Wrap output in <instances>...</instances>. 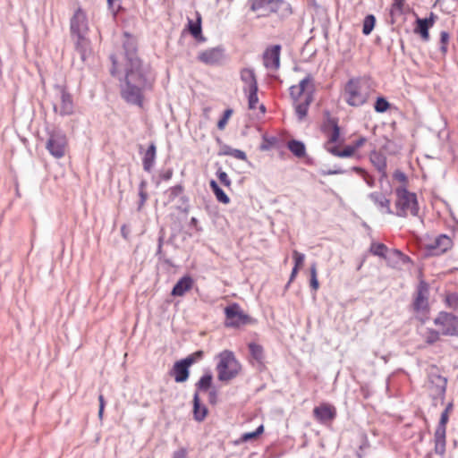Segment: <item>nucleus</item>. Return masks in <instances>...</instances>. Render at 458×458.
Masks as SVG:
<instances>
[{"label": "nucleus", "instance_id": "1", "mask_svg": "<svg viewBox=\"0 0 458 458\" xmlns=\"http://www.w3.org/2000/svg\"><path fill=\"white\" fill-rule=\"evenodd\" d=\"M111 60V73L120 81L121 97L129 104L141 106L145 92L151 89L153 81L137 56L134 40L127 38L123 51L113 55Z\"/></svg>", "mask_w": 458, "mask_h": 458}, {"label": "nucleus", "instance_id": "2", "mask_svg": "<svg viewBox=\"0 0 458 458\" xmlns=\"http://www.w3.org/2000/svg\"><path fill=\"white\" fill-rule=\"evenodd\" d=\"M314 91V80L310 75H307L299 84L290 88V95L300 121H302L307 115L309 106L313 101Z\"/></svg>", "mask_w": 458, "mask_h": 458}, {"label": "nucleus", "instance_id": "3", "mask_svg": "<svg viewBox=\"0 0 458 458\" xmlns=\"http://www.w3.org/2000/svg\"><path fill=\"white\" fill-rule=\"evenodd\" d=\"M89 22L85 13L78 9L71 19V32L75 40L76 50L80 53L82 61L89 55V41L87 38Z\"/></svg>", "mask_w": 458, "mask_h": 458}, {"label": "nucleus", "instance_id": "4", "mask_svg": "<svg viewBox=\"0 0 458 458\" xmlns=\"http://www.w3.org/2000/svg\"><path fill=\"white\" fill-rule=\"evenodd\" d=\"M370 88L368 82L360 78L351 79L344 86L343 97L352 106H360L369 97Z\"/></svg>", "mask_w": 458, "mask_h": 458}, {"label": "nucleus", "instance_id": "5", "mask_svg": "<svg viewBox=\"0 0 458 458\" xmlns=\"http://www.w3.org/2000/svg\"><path fill=\"white\" fill-rule=\"evenodd\" d=\"M395 192V214L399 216H417L419 211L417 196L409 191L405 186L400 185Z\"/></svg>", "mask_w": 458, "mask_h": 458}, {"label": "nucleus", "instance_id": "6", "mask_svg": "<svg viewBox=\"0 0 458 458\" xmlns=\"http://www.w3.org/2000/svg\"><path fill=\"white\" fill-rule=\"evenodd\" d=\"M217 358V378L220 381H229L239 374L241 364L232 352L225 350L219 353Z\"/></svg>", "mask_w": 458, "mask_h": 458}, {"label": "nucleus", "instance_id": "7", "mask_svg": "<svg viewBox=\"0 0 458 458\" xmlns=\"http://www.w3.org/2000/svg\"><path fill=\"white\" fill-rule=\"evenodd\" d=\"M434 324L441 335L458 336V317L445 311L439 312L434 318Z\"/></svg>", "mask_w": 458, "mask_h": 458}, {"label": "nucleus", "instance_id": "8", "mask_svg": "<svg viewBox=\"0 0 458 458\" xmlns=\"http://www.w3.org/2000/svg\"><path fill=\"white\" fill-rule=\"evenodd\" d=\"M46 147L55 158L63 157L67 148L66 134L59 130L51 131Z\"/></svg>", "mask_w": 458, "mask_h": 458}, {"label": "nucleus", "instance_id": "9", "mask_svg": "<svg viewBox=\"0 0 458 458\" xmlns=\"http://www.w3.org/2000/svg\"><path fill=\"white\" fill-rule=\"evenodd\" d=\"M55 113L61 116L73 114L74 106L72 96L63 87L56 88V96L53 103Z\"/></svg>", "mask_w": 458, "mask_h": 458}, {"label": "nucleus", "instance_id": "10", "mask_svg": "<svg viewBox=\"0 0 458 458\" xmlns=\"http://www.w3.org/2000/svg\"><path fill=\"white\" fill-rule=\"evenodd\" d=\"M225 326L229 327H238L246 325L250 318L245 314L241 307L236 304H231L225 309Z\"/></svg>", "mask_w": 458, "mask_h": 458}, {"label": "nucleus", "instance_id": "11", "mask_svg": "<svg viewBox=\"0 0 458 458\" xmlns=\"http://www.w3.org/2000/svg\"><path fill=\"white\" fill-rule=\"evenodd\" d=\"M453 247V240L446 234H440L425 242V248L429 255L439 256Z\"/></svg>", "mask_w": 458, "mask_h": 458}, {"label": "nucleus", "instance_id": "12", "mask_svg": "<svg viewBox=\"0 0 458 458\" xmlns=\"http://www.w3.org/2000/svg\"><path fill=\"white\" fill-rule=\"evenodd\" d=\"M281 4V0H251L250 9L253 12H258L259 16H267L276 12Z\"/></svg>", "mask_w": 458, "mask_h": 458}, {"label": "nucleus", "instance_id": "13", "mask_svg": "<svg viewBox=\"0 0 458 458\" xmlns=\"http://www.w3.org/2000/svg\"><path fill=\"white\" fill-rule=\"evenodd\" d=\"M224 59V49L222 47H213L201 51L198 55V60L207 65L219 64Z\"/></svg>", "mask_w": 458, "mask_h": 458}, {"label": "nucleus", "instance_id": "14", "mask_svg": "<svg viewBox=\"0 0 458 458\" xmlns=\"http://www.w3.org/2000/svg\"><path fill=\"white\" fill-rule=\"evenodd\" d=\"M413 306L418 312H426L428 309V285L425 282L418 286Z\"/></svg>", "mask_w": 458, "mask_h": 458}, {"label": "nucleus", "instance_id": "15", "mask_svg": "<svg viewBox=\"0 0 458 458\" xmlns=\"http://www.w3.org/2000/svg\"><path fill=\"white\" fill-rule=\"evenodd\" d=\"M263 63L267 69L277 70L280 65V46L267 48L263 55Z\"/></svg>", "mask_w": 458, "mask_h": 458}, {"label": "nucleus", "instance_id": "16", "mask_svg": "<svg viewBox=\"0 0 458 458\" xmlns=\"http://www.w3.org/2000/svg\"><path fill=\"white\" fill-rule=\"evenodd\" d=\"M437 16L431 13L428 18L417 19V27L415 32L419 33L423 40L428 41L429 39L428 30L433 27L436 21Z\"/></svg>", "mask_w": 458, "mask_h": 458}, {"label": "nucleus", "instance_id": "17", "mask_svg": "<svg viewBox=\"0 0 458 458\" xmlns=\"http://www.w3.org/2000/svg\"><path fill=\"white\" fill-rule=\"evenodd\" d=\"M313 413L315 418L322 423L332 420L335 415V408L329 404H322L314 408Z\"/></svg>", "mask_w": 458, "mask_h": 458}, {"label": "nucleus", "instance_id": "18", "mask_svg": "<svg viewBox=\"0 0 458 458\" xmlns=\"http://www.w3.org/2000/svg\"><path fill=\"white\" fill-rule=\"evenodd\" d=\"M241 80L244 83L243 91L247 92L252 89H258V83L254 71L250 68H244L241 71Z\"/></svg>", "mask_w": 458, "mask_h": 458}, {"label": "nucleus", "instance_id": "19", "mask_svg": "<svg viewBox=\"0 0 458 458\" xmlns=\"http://www.w3.org/2000/svg\"><path fill=\"white\" fill-rule=\"evenodd\" d=\"M194 281L190 276L182 277L174 286L172 295L183 296L193 286Z\"/></svg>", "mask_w": 458, "mask_h": 458}, {"label": "nucleus", "instance_id": "20", "mask_svg": "<svg viewBox=\"0 0 458 458\" xmlns=\"http://www.w3.org/2000/svg\"><path fill=\"white\" fill-rule=\"evenodd\" d=\"M174 380L177 383L185 382L189 377V367L182 360L174 363L172 370Z\"/></svg>", "mask_w": 458, "mask_h": 458}, {"label": "nucleus", "instance_id": "21", "mask_svg": "<svg viewBox=\"0 0 458 458\" xmlns=\"http://www.w3.org/2000/svg\"><path fill=\"white\" fill-rule=\"evenodd\" d=\"M369 199L378 207L382 213H393L390 208V200L382 193L372 192L369 194Z\"/></svg>", "mask_w": 458, "mask_h": 458}, {"label": "nucleus", "instance_id": "22", "mask_svg": "<svg viewBox=\"0 0 458 458\" xmlns=\"http://www.w3.org/2000/svg\"><path fill=\"white\" fill-rule=\"evenodd\" d=\"M428 387L433 388L434 394L441 395L445 391L446 380L441 376H433L429 378Z\"/></svg>", "mask_w": 458, "mask_h": 458}, {"label": "nucleus", "instance_id": "23", "mask_svg": "<svg viewBox=\"0 0 458 458\" xmlns=\"http://www.w3.org/2000/svg\"><path fill=\"white\" fill-rule=\"evenodd\" d=\"M156 159V146L155 144H150L148 148L144 154L143 157V168L147 172H150Z\"/></svg>", "mask_w": 458, "mask_h": 458}, {"label": "nucleus", "instance_id": "24", "mask_svg": "<svg viewBox=\"0 0 458 458\" xmlns=\"http://www.w3.org/2000/svg\"><path fill=\"white\" fill-rule=\"evenodd\" d=\"M436 452L444 454L445 447V428L438 427L435 432Z\"/></svg>", "mask_w": 458, "mask_h": 458}, {"label": "nucleus", "instance_id": "25", "mask_svg": "<svg viewBox=\"0 0 458 458\" xmlns=\"http://www.w3.org/2000/svg\"><path fill=\"white\" fill-rule=\"evenodd\" d=\"M249 350L251 357L258 362L259 365H263L265 361V353L263 347L255 343L249 344Z\"/></svg>", "mask_w": 458, "mask_h": 458}, {"label": "nucleus", "instance_id": "26", "mask_svg": "<svg viewBox=\"0 0 458 458\" xmlns=\"http://www.w3.org/2000/svg\"><path fill=\"white\" fill-rule=\"evenodd\" d=\"M370 160L374 166L377 169V171L380 172L383 175H385L386 169V157L381 154L374 152L370 155Z\"/></svg>", "mask_w": 458, "mask_h": 458}, {"label": "nucleus", "instance_id": "27", "mask_svg": "<svg viewBox=\"0 0 458 458\" xmlns=\"http://www.w3.org/2000/svg\"><path fill=\"white\" fill-rule=\"evenodd\" d=\"M332 125V131L328 134V140L325 144V148L327 150L328 146H335L334 144L339 140L340 129L335 120H329Z\"/></svg>", "mask_w": 458, "mask_h": 458}, {"label": "nucleus", "instance_id": "28", "mask_svg": "<svg viewBox=\"0 0 458 458\" xmlns=\"http://www.w3.org/2000/svg\"><path fill=\"white\" fill-rule=\"evenodd\" d=\"M327 151L332 155L338 157H349L355 153V149L352 145L347 146L344 150L340 151L336 146H328Z\"/></svg>", "mask_w": 458, "mask_h": 458}, {"label": "nucleus", "instance_id": "29", "mask_svg": "<svg viewBox=\"0 0 458 458\" xmlns=\"http://www.w3.org/2000/svg\"><path fill=\"white\" fill-rule=\"evenodd\" d=\"M288 148L297 157H302L306 154L305 145L299 140H290L288 142Z\"/></svg>", "mask_w": 458, "mask_h": 458}, {"label": "nucleus", "instance_id": "30", "mask_svg": "<svg viewBox=\"0 0 458 458\" xmlns=\"http://www.w3.org/2000/svg\"><path fill=\"white\" fill-rule=\"evenodd\" d=\"M211 190L213 191L216 199L223 203L228 204L230 202L229 197L225 194V192L218 186V184L212 180L209 183Z\"/></svg>", "mask_w": 458, "mask_h": 458}, {"label": "nucleus", "instance_id": "31", "mask_svg": "<svg viewBox=\"0 0 458 458\" xmlns=\"http://www.w3.org/2000/svg\"><path fill=\"white\" fill-rule=\"evenodd\" d=\"M423 339L427 344H432L439 341L440 339V331L439 329L435 330L432 328H426L423 332L420 333Z\"/></svg>", "mask_w": 458, "mask_h": 458}, {"label": "nucleus", "instance_id": "32", "mask_svg": "<svg viewBox=\"0 0 458 458\" xmlns=\"http://www.w3.org/2000/svg\"><path fill=\"white\" fill-rule=\"evenodd\" d=\"M193 411H194L195 419L199 421L202 420L207 414V409L205 407H200V405H199V399L198 393H196L194 394V398H193Z\"/></svg>", "mask_w": 458, "mask_h": 458}, {"label": "nucleus", "instance_id": "33", "mask_svg": "<svg viewBox=\"0 0 458 458\" xmlns=\"http://www.w3.org/2000/svg\"><path fill=\"white\" fill-rule=\"evenodd\" d=\"M189 30L195 38L198 39L201 37V18L199 14H198L196 22L191 20L189 21Z\"/></svg>", "mask_w": 458, "mask_h": 458}, {"label": "nucleus", "instance_id": "34", "mask_svg": "<svg viewBox=\"0 0 458 458\" xmlns=\"http://www.w3.org/2000/svg\"><path fill=\"white\" fill-rule=\"evenodd\" d=\"M264 431L263 425H260L255 431L244 433L239 440L236 441V444L248 442L250 440L255 439L257 437H259L260 434H262Z\"/></svg>", "mask_w": 458, "mask_h": 458}, {"label": "nucleus", "instance_id": "35", "mask_svg": "<svg viewBox=\"0 0 458 458\" xmlns=\"http://www.w3.org/2000/svg\"><path fill=\"white\" fill-rule=\"evenodd\" d=\"M376 19L372 14H369L363 21L362 32L364 35H369L373 30L375 26Z\"/></svg>", "mask_w": 458, "mask_h": 458}, {"label": "nucleus", "instance_id": "36", "mask_svg": "<svg viewBox=\"0 0 458 458\" xmlns=\"http://www.w3.org/2000/svg\"><path fill=\"white\" fill-rule=\"evenodd\" d=\"M310 285L311 289L316 292L319 288V283L318 280V271H317V264L313 263L310 266Z\"/></svg>", "mask_w": 458, "mask_h": 458}, {"label": "nucleus", "instance_id": "37", "mask_svg": "<svg viewBox=\"0 0 458 458\" xmlns=\"http://www.w3.org/2000/svg\"><path fill=\"white\" fill-rule=\"evenodd\" d=\"M369 250L375 256L385 258L387 251V247L383 243L373 242Z\"/></svg>", "mask_w": 458, "mask_h": 458}, {"label": "nucleus", "instance_id": "38", "mask_svg": "<svg viewBox=\"0 0 458 458\" xmlns=\"http://www.w3.org/2000/svg\"><path fill=\"white\" fill-rule=\"evenodd\" d=\"M212 383V375L207 374L200 377L197 384V387L199 390L207 391Z\"/></svg>", "mask_w": 458, "mask_h": 458}, {"label": "nucleus", "instance_id": "39", "mask_svg": "<svg viewBox=\"0 0 458 458\" xmlns=\"http://www.w3.org/2000/svg\"><path fill=\"white\" fill-rule=\"evenodd\" d=\"M248 94L249 108L255 109L259 104L258 89H252L245 92Z\"/></svg>", "mask_w": 458, "mask_h": 458}, {"label": "nucleus", "instance_id": "40", "mask_svg": "<svg viewBox=\"0 0 458 458\" xmlns=\"http://www.w3.org/2000/svg\"><path fill=\"white\" fill-rule=\"evenodd\" d=\"M445 304L452 310L458 309V293H449L445 299Z\"/></svg>", "mask_w": 458, "mask_h": 458}, {"label": "nucleus", "instance_id": "41", "mask_svg": "<svg viewBox=\"0 0 458 458\" xmlns=\"http://www.w3.org/2000/svg\"><path fill=\"white\" fill-rule=\"evenodd\" d=\"M375 110L378 113L386 112L389 107V103L384 98H378L375 103Z\"/></svg>", "mask_w": 458, "mask_h": 458}, {"label": "nucleus", "instance_id": "42", "mask_svg": "<svg viewBox=\"0 0 458 458\" xmlns=\"http://www.w3.org/2000/svg\"><path fill=\"white\" fill-rule=\"evenodd\" d=\"M202 356H203V352L202 351H198V352H195L194 353L189 355L188 357H186L182 360L188 365V367H190L194 362H196L197 360H200L202 358Z\"/></svg>", "mask_w": 458, "mask_h": 458}, {"label": "nucleus", "instance_id": "43", "mask_svg": "<svg viewBox=\"0 0 458 458\" xmlns=\"http://www.w3.org/2000/svg\"><path fill=\"white\" fill-rule=\"evenodd\" d=\"M233 114L232 109H226L224 113L223 117L218 121L217 123V128L219 130H224L227 124L228 120L230 119L231 115Z\"/></svg>", "mask_w": 458, "mask_h": 458}, {"label": "nucleus", "instance_id": "44", "mask_svg": "<svg viewBox=\"0 0 458 458\" xmlns=\"http://www.w3.org/2000/svg\"><path fill=\"white\" fill-rule=\"evenodd\" d=\"M293 260H294V267H297V268L300 269L302 267V265H303V262H304V259H305V255L302 254V253H300L297 250H293Z\"/></svg>", "mask_w": 458, "mask_h": 458}, {"label": "nucleus", "instance_id": "45", "mask_svg": "<svg viewBox=\"0 0 458 458\" xmlns=\"http://www.w3.org/2000/svg\"><path fill=\"white\" fill-rule=\"evenodd\" d=\"M449 34L446 31H442L440 34V49L443 54L447 51V44L449 41Z\"/></svg>", "mask_w": 458, "mask_h": 458}, {"label": "nucleus", "instance_id": "46", "mask_svg": "<svg viewBox=\"0 0 458 458\" xmlns=\"http://www.w3.org/2000/svg\"><path fill=\"white\" fill-rule=\"evenodd\" d=\"M182 192V188L180 185L170 188L166 194L168 195V199L172 201L175 197L179 196Z\"/></svg>", "mask_w": 458, "mask_h": 458}, {"label": "nucleus", "instance_id": "47", "mask_svg": "<svg viewBox=\"0 0 458 458\" xmlns=\"http://www.w3.org/2000/svg\"><path fill=\"white\" fill-rule=\"evenodd\" d=\"M216 175L222 184H224L226 187H229L231 185V181L229 179L228 174L225 172H224L221 169H218V171L216 172Z\"/></svg>", "mask_w": 458, "mask_h": 458}, {"label": "nucleus", "instance_id": "48", "mask_svg": "<svg viewBox=\"0 0 458 458\" xmlns=\"http://www.w3.org/2000/svg\"><path fill=\"white\" fill-rule=\"evenodd\" d=\"M107 4L113 14L115 15L120 9V0H107Z\"/></svg>", "mask_w": 458, "mask_h": 458}, {"label": "nucleus", "instance_id": "49", "mask_svg": "<svg viewBox=\"0 0 458 458\" xmlns=\"http://www.w3.org/2000/svg\"><path fill=\"white\" fill-rule=\"evenodd\" d=\"M229 155L233 156V157L240 159V160H246L247 156L246 153L240 149H232L230 152H228Z\"/></svg>", "mask_w": 458, "mask_h": 458}, {"label": "nucleus", "instance_id": "50", "mask_svg": "<svg viewBox=\"0 0 458 458\" xmlns=\"http://www.w3.org/2000/svg\"><path fill=\"white\" fill-rule=\"evenodd\" d=\"M188 451L186 448L181 447L173 453L172 458H187Z\"/></svg>", "mask_w": 458, "mask_h": 458}, {"label": "nucleus", "instance_id": "51", "mask_svg": "<svg viewBox=\"0 0 458 458\" xmlns=\"http://www.w3.org/2000/svg\"><path fill=\"white\" fill-rule=\"evenodd\" d=\"M394 177L396 181L400 182L401 183H403L402 185L404 186V183L407 180V177L406 175L403 173V172H400V171H396L394 174Z\"/></svg>", "mask_w": 458, "mask_h": 458}, {"label": "nucleus", "instance_id": "52", "mask_svg": "<svg viewBox=\"0 0 458 458\" xmlns=\"http://www.w3.org/2000/svg\"><path fill=\"white\" fill-rule=\"evenodd\" d=\"M447 421H448V413H447V409H445L441 414L438 427L445 428Z\"/></svg>", "mask_w": 458, "mask_h": 458}, {"label": "nucleus", "instance_id": "53", "mask_svg": "<svg viewBox=\"0 0 458 458\" xmlns=\"http://www.w3.org/2000/svg\"><path fill=\"white\" fill-rule=\"evenodd\" d=\"M366 141H367L366 138L360 137L359 140H357L352 144V147L354 148L355 150H357L358 148H361L365 144Z\"/></svg>", "mask_w": 458, "mask_h": 458}, {"label": "nucleus", "instance_id": "54", "mask_svg": "<svg viewBox=\"0 0 458 458\" xmlns=\"http://www.w3.org/2000/svg\"><path fill=\"white\" fill-rule=\"evenodd\" d=\"M144 188H145V182H142L140 185V198L143 200H147V193L145 192L144 191Z\"/></svg>", "mask_w": 458, "mask_h": 458}, {"label": "nucleus", "instance_id": "55", "mask_svg": "<svg viewBox=\"0 0 458 458\" xmlns=\"http://www.w3.org/2000/svg\"><path fill=\"white\" fill-rule=\"evenodd\" d=\"M298 271H299V268H297V267L293 268L291 276H290V282H292L295 278V276L298 274Z\"/></svg>", "mask_w": 458, "mask_h": 458}, {"label": "nucleus", "instance_id": "56", "mask_svg": "<svg viewBox=\"0 0 458 458\" xmlns=\"http://www.w3.org/2000/svg\"><path fill=\"white\" fill-rule=\"evenodd\" d=\"M344 171L342 170H330L327 174H343Z\"/></svg>", "mask_w": 458, "mask_h": 458}, {"label": "nucleus", "instance_id": "57", "mask_svg": "<svg viewBox=\"0 0 458 458\" xmlns=\"http://www.w3.org/2000/svg\"><path fill=\"white\" fill-rule=\"evenodd\" d=\"M404 1H405V0H394V4H395V5H397L398 7H402V5H403V2H404Z\"/></svg>", "mask_w": 458, "mask_h": 458}, {"label": "nucleus", "instance_id": "58", "mask_svg": "<svg viewBox=\"0 0 458 458\" xmlns=\"http://www.w3.org/2000/svg\"><path fill=\"white\" fill-rule=\"evenodd\" d=\"M104 408L103 405H99L98 416L101 419L103 416Z\"/></svg>", "mask_w": 458, "mask_h": 458}, {"label": "nucleus", "instance_id": "59", "mask_svg": "<svg viewBox=\"0 0 458 458\" xmlns=\"http://www.w3.org/2000/svg\"><path fill=\"white\" fill-rule=\"evenodd\" d=\"M98 400H99V405H103V407L105 406V403H104V397L103 395H99L98 397Z\"/></svg>", "mask_w": 458, "mask_h": 458}, {"label": "nucleus", "instance_id": "60", "mask_svg": "<svg viewBox=\"0 0 458 458\" xmlns=\"http://www.w3.org/2000/svg\"><path fill=\"white\" fill-rule=\"evenodd\" d=\"M145 201L146 200H143V199H140V203H139V209H140L143 207Z\"/></svg>", "mask_w": 458, "mask_h": 458}, {"label": "nucleus", "instance_id": "61", "mask_svg": "<svg viewBox=\"0 0 458 458\" xmlns=\"http://www.w3.org/2000/svg\"><path fill=\"white\" fill-rule=\"evenodd\" d=\"M353 170H355L356 172H359L360 174L364 173V171L360 167H353Z\"/></svg>", "mask_w": 458, "mask_h": 458}, {"label": "nucleus", "instance_id": "62", "mask_svg": "<svg viewBox=\"0 0 458 458\" xmlns=\"http://www.w3.org/2000/svg\"><path fill=\"white\" fill-rule=\"evenodd\" d=\"M259 108L261 109L262 112H265V106L263 105H260Z\"/></svg>", "mask_w": 458, "mask_h": 458}, {"label": "nucleus", "instance_id": "63", "mask_svg": "<svg viewBox=\"0 0 458 458\" xmlns=\"http://www.w3.org/2000/svg\"><path fill=\"white\" fill-rule=\"evenodd\" d=\"M445 409H447V413H448L449 410L451 409V404H449Z\"/></svg>", "mask_w": 458, "mask_h": 458}, {"label": "nucleus", "instance_id": "64", "mask_svg": "<svg viewBox=\"0 0 458 458\" xmlns=\"http://www.w3.org/2000/svg\"><path fill=\"white\" fill-rule=\"evenodd\" d=\"M191 221H192V223H195V222H196V219L193 217V218L191 219Z\"/></svg>", "mask_w": 458, "mask_h": 458}]
</instances>
